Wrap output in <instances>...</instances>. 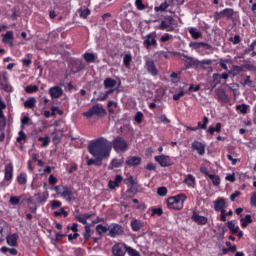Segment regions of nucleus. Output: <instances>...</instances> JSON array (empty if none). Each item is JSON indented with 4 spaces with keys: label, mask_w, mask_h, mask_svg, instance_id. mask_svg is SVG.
I'll return each mask as SVG.
<instances>
[{
    "label": "nucleus",
    "mask_w": 256,
    "mask_h": 256,
    "mask_svg": "<svg viewBox=\"0 0 256 256\" xmlns=\"http://www.w3.org/2000/svg\"><path fill=\"white\" fill-rule=\"evenodd\" d=\"M111 149H113V144L105 138H99L88 146V151L93 157H102L104 159L109 157Z\"/></svg>",
    "instance_id": "obj_1"
},
{
    "label": "nucleus",
    "mask_w": 256,
    "mask_h": 256,
    "mask_svg": "<svg viewBox=\"0 0 256 256\" xmlns=\"http://www.w3.org/2000/svg\"><path fill=\"white\" fill-rule=\"evenodd\" d=\"M187 196L185 194H179L176 196L169 197L167 199V207L169 209L181 210L183 209V204L185 203Z\"/></svg>",
    "instance_id": "obj_2"
},
{
    "label": "nucleus",
    "mask_w": 256,
    "mask_h": 256,
    "mask_svg": "<svg viewBox=\"0 0 256 256\" xmlns=\"http://www.w3.org/2000/svg\"><path fill=\"white\" fill-rule=\"evenodd\" d=\"M176 27L177 23L175 22V19L172 16H165L158 29H160V31L173 32L175 31Z\"/></svg>",
    "instance_id": "obj_3"
},
{
    "label": "nucleus",
    "mask_w": 256,
    "mask_h": 256,
    "mask_svg": "<svg viewBox=\"0 0 256 256\" xmlns=\"http://www.w3.org/2000/svg\"><path fill=\"white\" fill-rule=\"evenodd\" d=\"M105 115H107V112L103 109V106L99 104L94 105L87 112L83 113V116L87 117V119H91L93 116L105 117Z\"/></svg>",
    "instance_id": "obj_4"
},
{
    "label": "nucleus",
    "mask_w": 256,
    "mask_h": 256,
    "mask_svg": "<svg viewBox=\"0 0 256 256\" xmlns=\"http://www.w3.org/2000/svg\"><path fill=\"white\" fill-rule=\"evenodd\" d=\"M111 145L115 151H127L129 149V143L125 141L123 137H116Z\"/></svg>",
    "instance_id": "obj_5"
},
{
    "label": "nucleus",
    "mask_w": 256,
    "mask_h": 256,
    "mask_svg": "<svg viewBox=\"0 0 256 256\" xmlns=\"http://www.w3.org/2000/svg\"><path fill=\"white\" fill-rule=\"evenodd\" d=\"M0 88L7 93H11L13 91V87L9 85V79L7 78V72H0Z\"/></svg>",
    "instance_id": "obj_6"
},
{
    "label": "nucleus",
    "mask_w": 256,
    "mask_h": 256,
    "mask_svg": "<svg viewBox=\"0 0 256 256\" xmlns=\"http://www.w3.org/2000/svg\"><path fill=\"white\" fill-rule=\"evenodd\" d=\"M108 235L109 237H119V235H123V228L119 224H112L108 227Z\"/></svg>",
    "instance_id": "obj_7"
},
{
    "label": "nucleus",
    "mask_w": 256,
    "mask_h": 256,
    "mask_svg": "<svg viewBox=\"0 0 256 256\" xmlns=\"http://www.w3.org/2000/svg\"><path fill=\"white\" fill-rule=\"evenodd\" d=\"M145 69L150 73V75H153V77H157V75H159V70H157V66L153 59L146 60Z\"/></svg>",
    "instance_id": "obj_8"
},
{
    "label": "nucleus",
    "mask_w": 256,
    "mask_h": 256,
    "mask_svg": "<svg viewBox=\"0 0 256 256\" xmlns=\"http://www.w3.org/2000/svg\"><path fill=\"white\" fill-rule=\"evenodd\" d=\"M112 253L114 256H125L127 253V246L123 243L115 244L112 247Z\"/></svg>",
    "instance_id": "obj_9"
},
{
    "label": "nucleus",
    "mask_w": 256,
    "mask_h": 256,
    "mask_svg": "<svg viewBox=\"0 0 256 256\" xmlns=\"http://www.w3.org/2000/svg\"><path fill=\"white\" fill-rule=\"evenodd\" d=\"M143 45L146 49H151V47L157 48V40L155 36L150 33L144 37Z\"/></svg>",
    "instance_id": "obj_10"
},
{
    "label": "nucleus",
    "mask_w": 256,
    "mask_h": 256,
    "mask_svg": "<svg viewBox=\"0 0 256 256\" xmlns=\"http://www.w3.org/2000/svg\"><path fill=\"white\" fill-rule=\"evenodd\" d=\"M195 65L200 67V69H207L210 73L213 71L211 65H213V60L206 59V60H195Z\"/></svg>",
    "instance_id": "obj_11"
},
{
    "label": "nucleus",
    "mask_w": 256,
    "mask_h": 256,
    "mask_svg": "<svg viewBox=\"0 0 256 256\" xmlns=\"http://www.w3.org/2000/svg\"><path fill=\"white\" fill-rule=\"evenodd\" d=\"M155 161L159 163L160 167H171L173 165V161H171V158L169 156L160 155L155 156Z\"/></svg>",
    "instance_id": "obj_12"
},
{
    "label": "nucleus",
    "mask_w": 256,
    "mask_h": 256,
    "mask_svg": "<svg viewBox=\"0 0 256 256\" xmlns=\"http://www.w3.org/2000/svg\"><path fill=\"white\" fill-rule=\"evenodd\" d=\"M240 85L242 87H250L254 91H256L255 81L251 80V76L246 75L243 80L240 81Z\"/></svg>",
    "instance_id": "obj_13"
},
{
    "label": "nucleus",
    "mask_w": 256,
    "mask_h": 256,
    "mask_svg": "<svg viewBox=\"0 0 256 256\" xmlns=\"http://www.w3.org/2000/svg\"><path fill=\"white\" fill-rule=\"evenodd\" d=\"M126 165L128 167H137L141 165V157L139 156H130L126 159Z\"/></svg>",
    "instance_id": "obj_14"
},
{
    "label": "nucleus",
    "mask_w": 256,
    "mask_h": 256,
    "mask_svg": "<svg viewBox=\"0 0 256 256\" xmlns=\"http://www.w3.org/2000/svg\"><path fill=\"white\" fill-rule=\"evenodd\" d=\"M209 124V118L207 116H204L203 118V124H201V122H198L197 127H189L186 126V129L188 131H198V129H207V125Z\"/></svg>",
    "instance_id": "obj_15"
},
{
    "label": "nucleus",
    "mask_w": 256,
    "mask_h": 256,
    "mask_svg": "<svg viewBox=\"0 0 256 256\" xmlns=\"http://www.w3.org/2000/svg\"><path fill=\"white\" fill-rule=\"evenodd\" d=\"M49 94L52 99H59L63 95V89L59 86H54L49 89Z\"/></svg>",
    "instance_id": "obj_16"
},
{
    "label": "nucleus",
    "mask_w": 256,
    "mask_h": 256,
    "mask_svg": "<svg viewBox=\"0 0 256 256\" xmlns=\"http://www.w3.org/2000/svg\"><path fill=\"white\" fill-rule=\"evenodd\" d=\"M192 149L193 151H197L199 155H205V144L199 141H194L192 143Z\"/></svg>",
    "instance_id": "obj_17"
},
{
    "label": "nucleus",
    "mask_w": 256,
    "mask_h": 256,
    "mask_svg": "<svg viewBox=\"0 0 256 256\" xmlns=\"http://www.w3.org/2000/svg\"><path fill=\"white\" fill-rule=\"evenodd\" d=\"M72 195L73 190L67 186H64L60 194V197H63V199H66V201H73V198H71Z\"/></svg>",
    "instance_id": "obj_18"
},
{
    "label": "nucleus",
    "mask_w": 256,
    "mask_h": 256,
    "mask_svg": "<svg viewBox=\"0 0 256 256\" xmlns=\"http://www.w3.org/2000/svg\"><path fill=\"white\" fill-rule=\"evenodd\" d=\"M94 157H96V158L95 159L87 158L86 164L89 166L96 165V167H101L103 165V159H105V158H103L101 156H94Z\"/></svg>",
    "instance_id": "obj_19"
},
{
    "label": "nucleus",
    "mask_w": 256,
    "mask_h": 256,
    "mask_svg": "<svg viewBox=\"0 0 256 256\" xmlns=\"http://www.w3.org/2000/svg\"><path fill=\"white\" fill-rule=\"evenodd\" d=\"M192 219L198 225H207V217L201 216V215L197 214L196 212L193 213Z\"/></svg>",
    "instance_id": "obj_20"
},
{
    "label": "nucleus",
    "mask_w": 256,
    "mask_h": 256,
    "mask_svg": "<svg viewBox=\"0 0 256 256\" xmlns=\"http://www.w3.org/2000/svg\"><path fill=\"white\" fill-rule=\"evenodd\" d=\"M2 37L3 43H6L7 45H10V47H13V31H8L5 34H2Z\"/></svg>",
    "instance_id": "obj_21"
},
{
    "label": "nucleus",
    "mask_w": 256,
    "mask_h": 256,
    "mask_svg": "<svg viewBox=\"0 0 256 256\" xmlns=\"http://www.w3.org/2000/svg\"><path fill=\"white\" fill-rule=\"evenodd\" d=\"M5 181H11L13 179V164L9 163L5 166Z\"/></svg>",
    "instance_id": "obj_22"
},
{
    "label": "nucleus",
    "mask_w": 256,
    "mask_h": 256,
    "mask_svg": "<svg viewBox=\"0 0 256 256\" xmlns=\"http://www.w3.org/2000/svg\"><path fill=\"white\" fill-rule=\"evenodd\" d=\"M214 210L215 211L225 210V199L224 198H218L214 201Z\"/></svg>",
    "instance_id": "obj_23"
},
{
    "label": "nucleus",
    "mask_w": 256,
    "mask_h": 256,
    "mask_svg": "<svg viewBox=\"0 0 256 256\" xmlns=\"http://www.w3.org/2000/svg\"><path fill=\"white\" fill-rule=\"evenodd\" d=\"M35 103H37V99H35V97H31L24 102V107L26 109H34Z\"/></svg>",
    "instance_id": "obj_24"
},
{
    "label": "nucleus",
    "mask_w": 256,
    "mask_h": 256,
    "mask_svg": "<svg viewBox=\"0 0 256 256\" xmlns=\"http://www.w3.org/2000/svg\"><path fill=\"white\" fill-rule=\"evenodd\" d=\"M227 227H228L230 233H232V235L239 233V226H236L233 221H228Z\"/></svg>",
    "instance_id": "obj_25"
},
{
    "label": "nucleus",
    "mask_w": 256,
    "mask_h": 256,
    "mask_svg": "<svg viewBox=\"0 0 256 256\" xmlns=\"http://www.w3.org/2000/svg\"><path fill=\"white\" fill-rule=\"evenodd\" d=\"M184 183L188 186V187H195V177H193V175L188 174L186 176V178L184 179Z\"/></svg>",
    "instance_id": "obj_26"
},
{
    "label": "nucleus",
    "mask_w": 256,
    "mask_h": 256,
    "mask_svg": "<svg viewBox=\"0 0 256 256\" xmlns=\"http://www.w3.org/2000/svg\"><path fill=\"white\" fill-rule=\"evenodd\" d=\"M7 244L10 245V247H15L17 245V235L13 234L11 236L6 237Z\"/></svg>",
    "instance_id": "obj_27"
},
{
    "label": "nucleus",
    "mask_w": 256,
    "mask_h": 256,
    "mask_svg": "<svg viewBox=\"0 0 256 256\" xmlns=\"http://www.w3.org/2000/svg\"><path fill=\"white\" fill-rule=\"evenodd\" d=\"M115 85H117V81L111 78H106L104 80V87L106 89H110L111 87H115Z\"/></svg>",
    "instance_id": "obj_28"
},
{
    "label": "nucleus",
    "mask_w": 256,
    "mask_h": 256,
    "mask_svg": "<svg viewBox=\"0 0 256 256\" xmlns=\"http://www.w3.org/2000/svg\"><path fill=\"white\" fill-rule=\"evenodd\" d=\"M79 16L82 17V19H87V17H89V15H91V10H89V8H80L78 10Z\"/></svg>",
    "instance_id": "obj_29"
},
{
    "label": "nucleus",
    "mask_w": 256,
    "mask_h": 256,
    "mask_svg": "<svg viewBox=\"0 0 256 256\" xmlns=\"http://www.w3.org/2000/svg\"><path fill=\"white\" fill-rule=\"evenodd\" d=\"M208 177H209L210 181H212V183L215 187H217L218 185L221 184V178L218 175L211 174V175H208Z\"/></svg>",
    "instance_id": "obj_30"
},
{
    "label": "nucleus",
    "mask_w": 256,
    "mask_h": 256,
    "mask_svg": "<svg viewBox=\"0 0 256 256\" xmlns=\"http://www.w3.org/2000/svg\"><path fill=\"white\" fill-rule=\"evenodd\" d=\"M122 165H123V161L118 159H113L108 169H119V167H121Z\"/></svg>",
    "instance_id": "obj_31"
},
{
    "label": "nucleus",
    "mask_w": 256,
    "mask_h": 256,
    "mask_svg": "<svg viewBox=\"0 0 256 256\" xmlns=\"http://www.w3.org/2000/svg\"><path fill=\"white\" fill-rule=\"evenodd\" d=\"M234 14H235V11H233V9H231V8H226V9L222 10V15H223L224 19H225V17H226V19H231V17H233Z\"/></svg>",
    "instance_id": "obj_32"
},
{
    "label": "nucleus",
    "mask_w": 256,
    "mask_h": 256,
    "mask_svg": "<svg viewBox=\"0 0 256 256\" xmlns=\"http://www.w3.org/2000/svg\"><path fill=\"white\" fill-rule=\"evenodd\" d=\"M242 227L245 228L249 223H253V219L251 218V215H246L244 218H241Z\"/></svg>",
    "instance_id": "obj_33"
},
{
    "label": "nucleus",
    "mask_w": 256,
    "mask_h": 256,
    "mask_svg": "<svg viewBox=\"0 0 256 256\" xmlns=\"http://www.w3.org/2000/svg\"><path fill=\"white\" fill-rule=\"evenodd\" d=\"M131 227L133 231H140L141 227H143V224H141V222H139L138 220H132Z\"/></svg>",
    "instance_id": "obj_34"
},
{
    "label": "nucleus",
    "mask_w": 256,
    "mask_h": 256,
    "mask_svg": "<svg viewBox=\"0 0 256 256\" xmlns=\"http://www.w3.org/2000/svg\"><path fill=\"white\" fill-rule=\"evenodd\" d=\"M84 59L87 63H94L96 57H95V54H93V53H85Z\"/></svg>",
    "instance_id": "obj_35"
},
{
    "label": "nucleus",
    "mask_w": 256,
    "mask_h": 256,
    "mask_svg": "<svg viewBox=\"0 0 256 256\" xmlns=\"http://www.w3.org/2000/svg\"><path fill=\"white\" fill-rule=\"evenodd\" d=\"M38 141L42 142L41 147H49V143H51V138H49V136L39 137Z\"/></svg>",
    "instance_id": "obj_36"
},
{
    "label": "nucleus",
    "mask_w": 256,
    "mask_h": 256,
    "mask_svg": "<svg viewBox=\"0 0 256 256\" xmlns=\"http://www.w3.org/2000/svg\"><path fill=\"white\" fill-rule=\"evenodd\" d=\"M96 231L98 235H103V233H107V231H109V228L103 226V224H98L96 226Z\"/></svg>",
    "instance_id": "obj_37"
},
{
    "label": "nucleus",
    "mask_w": 256,
    "mask_h": 256,
    "mask_svg": "<svg viewBox=\"0 0 256 256\" xmlns=\"http://www.w3.org/2000/svg\"><path fill=\"white\" fill-rule=\"evenodd\" d=\"M218 98L224 103L229 102V96L227 95V93H225V91L218 92Z\"/></svg>",
    "instance_id": "obj_38"
},
{
    "label": "nucleus",
    "mask_w": 256,
    "mask_h": 256,
    "mask_svg": "<svg viewBox=\"0 0 256 256\" xmlns=\"http://www.w3.org/2000/svg\"><path fill=\"white\" fill-rule=\"evenodd\" d=\"M171 3H169V0L163 2L160 6L155 7V11L159 12V11H166L167 7H169Z\"/></svg>",
    "instance_id": "obj_39"
},
{
    "label": "nucleus",
    "mask_w": 256,
    "mask_h": 256,
    "mask_svg": "<svg viewBox=\"0 0 256 256\" xmlns=\"http://www.w3.org/2000/svg\"><path fill=\"white\" fill-rule=\"evenodd\" d=\"M17 181H18L19 185H25L27 183V174L21 173L17 177Z\"/></svg>",
    "instance_id": "obj_40"
},
{
    "label": "nucleus",
    "mask_w": 256,
    "mask_h": 256,
    "mask_svg": "<svg viewBox=\"0 0 256 256\" xmlns=\"http://www.w3.org/2000/svg\"><path fill=\"white\" fill-rule=\"evenodd\" d=\"M34 197L36 203H45V201H47V196L41 195L40 193L35 194Z\"/></svg>",
    "instance_id": "obj_41"
},
{
    "label": "nucleus",
    "mask_w": 256,
    "mask_h": 256,
    "mask_svg": "<svg viewBox=\"0 0 256 256\" xmlns=\"http://www.w3.org/2000/svg\"><path fill=\"white\" fill-rule=\"evenodd\" d=\"M210 135H213L216 131V133H221V123H217L216 127H210L208 129Z\"/></svg>",
    "instance_id": "obj_42"
},
{
    "label": "nucleus",
    "mask_w": 256,
    "mask_h": 256,
    "mask_svg": "<svg viewBox=\"0 0 256 256\" xmlns=\"http://www.w3.org/2000/svg\"><path fill=\"white\" fill-rule=\"evenodd\" d=\"M2 253H10V255H17V249L15 248H7V247H2L1 248Z\"/></svg>",
    "instance_id": "obj_43"
},
{
    "label": "nucleus",
    "mask_w": 256,
    "mask_h": 256,
    "mask_svg": "<svg viewBox=\"0 0 256 256\" xmlns=\"http://www.w3.org/2000/svg\"><path fill=\"white\" fill-rule=\"evenodd\" d=\"M189 33L192 37V39H199L201 37V32H197L195 28H190Z\"/></svg>",
    "instance_id": "obj_44"
},
{
    "label": "nucleus",
    "mask_w": 256,
    "mask_h": 256,
    "mask_svg": "<svg viewBox=\"0 0 256 256\" xmlns=\"http://www.w3.org/2000/svg\"><path fill=\"white\" fill-rule=\"evenodd\" d=\"M26 93H37L39 91V87L36 85H29L25 88Z\"/></svg>",
    "instance_id": "obj_45"
},
{
    "label": "nucleus",
    "mask_w": 256,
    "mask_h": 256,
    "mask_svg": "<svg viewBox=\"0 0 256 256\" xmlns=\"http://www.w3.org/2000/svg\"><path fill=\"white\" fill-rule=\"evenodd\" d=\"M55 217H61V215H64V217H67L69 215V213L67 211H65V208H61L58 211L54 212Z\"/></svg>",
    "instance_id": "obj_46"
},
{
    "label": "nucleus",
    "mask_w": 256,
    "mask_h": 256,
    "mask_svg": "<svg viewBox=\"0 0 256 256\" xmlns=\"http://www.w3.org/2000/svg\"><path fill=\"white\" fill-rule=\"evenodd\" d=\"M7 227V222L3 219H0V241L3 239V230Z\"/></svg>",
    "instance_id": "obj_47"
},
{
    "label": "nucleus",
    "mask_w": 256,
    "mask_h": 256,
    "mask_svg": "<svg viewBox=\"0 0 256 256\" xmlns=\"http://www.w3.org/2000/svg\"><path fill=\"white\" fill-rule=\"evenodd\" d=\"M131 61H132L131 54H126L124 56V65H125V67L129 68L130 65H131Z\"/></svg>",
    "instance_id": "obj_48"
},
{
    "label": "nucleus",
    "mask_w": 256,
    "mask_h": 256,
    "mask_svg": "<svg viewBox=\"0 0 256 256\" xmlns=\"http://www.w3.org/2000/svg\"><path fill=\"white\" fill-rule=\"evenodd\" d=\"M157 193L160 197H165L167 195V187L162 186L157 189Z\"/></svg>",
    "instance_id": "obj_49"
},
{
    "label": "nucleus",
    "mask_w": 256,
    "mask_h": 256,
    "mask_svg": "<svg viewBox=\"0 0 256 256\" xmlns=\"http://www.w3.org/2000/svg\"><path fill=\"white\" fill-rule=\"evenodd\" d=\"M75 219L76 221H79V223H82V225H87V220L83 214L76 215Z\"/></svg>",
    "instance_id": "obj_50"
},
{
    "label": "nucleus",
    "mask_w": 256,
    "mask_h": 256,
    "mask_svg": "<svg viewBox=\"0 0 256 256\" xmlns=\"http://www.w3.org/2000/svg\"><path fill=\"white\" fill-rule=\"evenodd\" d=\"M21 124H22V127L23 125H33V121H31V118H29L28 116H24L21 119Z\"/></svg>",
    "instance_id": "obj_51"
},
{
    "label": "nucleus",
    "mask_w": 256,
    "mask_h": 256,
    "mask_svg": "<svg viewBox=\"0 0 256 256\" xmlns=\"http://www.w3.org/2000/svg\"><path fill=\"white\" fill-rule=\"evenodd\" d=\"M25 139H27V135L25 134V132L20 131L19 136L16 139L17 143H22L23 141H25Z\"/></svg>",
    "instance_id": "obj_52"
},
{
    "label": "nucleus",
    "mask_w": 256,
    "mask_h": 256,
    "mask_svg": "<svg viewBox=\"0 0 256 256\" xmlns=\"http://www.w3.org/2000/svg\"><path fill=\"white\" fill-rule=\"evenodd\" d=\"M236 109H237V111H240V113H242V115H245V113H247V105L246 104L237 105Z\"/></svg>",
    "instance_id": "obj_53"
},
{
    "label": "nucleus",
    "mask_w": 256,
    "mask_h": 256,
    "mask_svg": "<svg viewBox=\"0 0 256 256\" xmlns=\"http://www.w3.org/2000/svg\"><path fill=\"white\" fill-rule=\"evenodd\" d=\"M126 252L128 254H130L131 256H141V254H139V252L131 247H127Z\"/></svg>",
    "instance_id": "obj_54"
},
{
    "label": "nucleus",
    "mask_w": 256,
    "mask_h": 256,
    "mask_svg": "<svg viewBox=\"0 0 256 256\" xmlns=\"http://www.w3.org/2000/svg\"><path fill=\"white\" fill-rule=\"evenodd\" d=\"M229 41H231L234 45H239V43H241V36L235 35L234 38L231 37Z\"/></svg>",
    "instance_id": "obj_55"
},
{
    "label": "nucleus",
    "mask_w": 256,
    "mask_h": 256,
    "mask_svg": "<svg viewBox=\"0 0 256 256\" xmlns=\"http://www.w3.org/2000/svg\"><path fill=\"white\" fill-rule=\"evenodd\" d=\"M135 5L139 11H143V9H145V4H143V0H136Z\"/></svg>",
    "instance_id": "obj_56"
},
{
    "label": "nucleus",
    "mask_w": 256,
    "mask_h": 256,
    "mask_svg": "<svg viewBox=\"0 0 256 256\" xmlns=\"http://www.w3.org/2000/svg\"><path fill=\"white\" fill-rule=\"evenodd\" d=\"M135 121L136 123H143V113L142 112H137L135 115Z\"/></svg>",
    "instance_id": "obj_57"
},
{
    "label": "nucleus",
    "mask_w": 256,
    "mask_h": 256,
    "mask_svg": "<svg viewBox=\"0 0 256 256\" xmlns=\"http://www.w3.org/2000/svg\"><path fill=\"white\" fill-rule=\"evenodd\" d=\"M9 201L11 205H19V203L21 202V199L15 196H11Z\"/></svg>",
    "instance_id": "obj_58"
},
{
    "label": "nucleus",
    "mask_w": 256,
    "mask_h": 256,
    "mask_svg": "<svg viewBox=\"0 0 256 256\" xmlns=\"http://www.w3.org/2000/svg\"><path fill=\"white\" fill-rule=\"evenodd\" d=\"M61 207V202L57 200H53L51 202V209H59Z\"/></svg>",
    "instance_id": "obj_59"
},
{
    "label": "nucleus",
    "mask_w": 256,
    "mask_h": 256,
    "mask_svg": "<svg viewBox=\"0 0 256 256\" xmlns=\"http://www.w3.org/2000/svg\"><path fill=\"white\" fill-rule=\"evenodd\" d=\"M152 215H158L159 217H161V215H163V209L161 208L152 209Z\"/></svg>",
    "instance_id": "obj_60"
},
{
    "label": "nucleus",
    "mask_w": 256,
    "mask_h": 256,
    "mask_svg": "<svg viewBox=\"0 0 256 256\" xmlns=\"http://www.w3.org/2000/svg\"><path fill=\"white\" fill-rule=\"evenodd\" d=\"M185 96V92L184 91H180L178 94H174L173 95V100L174 101H179V99H181V97Z\"/></svg>",
    "instance_id": "obj_61"
},
{
    "label": "nucleus",
    "mask_w": 256,
    "mask_h": 256,
    "mask_svg": "<svg viewBox=\"0 0 256 256\" xmlns=\"http://www.w3.org/2000/svg\"><path fill=\"white\" fill-rule=\"evenodd\" d=\"M172 38H173V36H171L169 34H164L163 36H161L160 41L162 43H165V42L169 41V39H172Z\"/></svg>",
    "instance_id": "obj_62"
},
{
    "label": "nucleus",
    "mask_w": 256,
    "mask_h": 256,
    "mask_svg": "<svg viewBox=\"0 0 256 256\" xmlns=\"http://www.w3.org/2000/svg\"><path fill=\"white\" fill-rule=\"evenodd\" d=\"M48 181L50 185H57V177H54L53 174L49 176Z\"/></svg>",
    "instance_id": "obj_63"
},
{
    "label": "nucleus",
    "mask_w": 256,
    "mask_h": 256,
    "mask_svg": "<svg viewBox=\"0 0 256 256\" xmlns=\"http://www.w3.org/2000/svg\"><path fill=\"white\" fill-rule=\"evenodd\" d=\"M250 203L253 207H256V192L252 194L250 198Z\"/></svg>",
    "instance_id": "obj_64"
}]
</instances>
